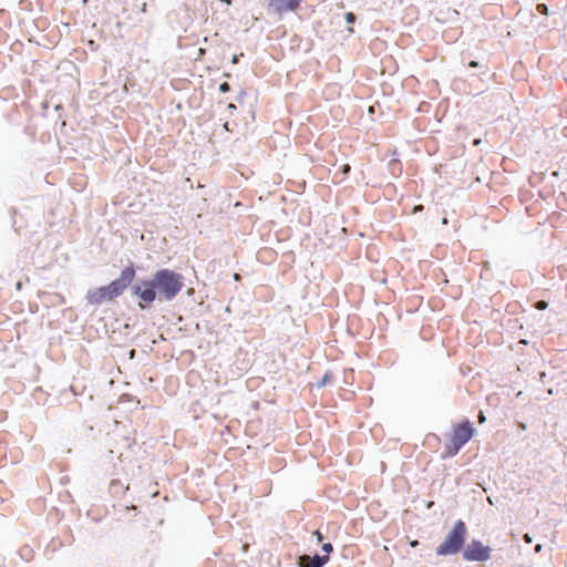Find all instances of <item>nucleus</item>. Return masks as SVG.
Here are the masks:
<instances>
[{
	"instance_id": "nucleus-1",
	"label": "nucleus",
	"mask_w": 567,
	"mask_h": 567,
	"mask_svg": "<svg viewBox=\"0 0 567 567\" xmlns=\"http://www.w3.org/2000/svg\"><path fill=\"white\" fill-rule=\"evenodd\" d=\"M184 276L168 268L156 270L148 278L134 279L132 299L137 301L140 310H148L155 301H173L183 290Z\"/></svg>"
},
{
	"instance_id": "nucleus-2",
	"label": "nucleus",
	"mask_w": 567,
	"mask_h": 567,
	"mask_svg": "<svg viewBox=\"0 0 567 567\" xmlns=\"http://www.w3.org/2000/svg\"><path fill=\"white\" fill-rule=\"evenodd\" d=\"M136 277V269L133 262L125 266L120 277L111 281L109 285L89 289L85 295L86 303L90 306H100L104 302H111L121 297L125 290L130 289L132 297V286Z\"/></svg>"
},
{
	"instance_id": "nucleus-3",
	"label": "nucleus",
	"mask_w": 567,
	"mask_h": 567,
	"mask_svg": "<svg viewBox=\"0 0 567 567\" xmlns=\"http://www.w3.org/2000/svg\"><path fill=\"white\" fill-rule=\"evenodd\" d=\"M467 535L466 524L457 519L452 529L447 533L445 539L436 547L437 556H450L463 551Z\"/></svg>"
},
{
	"instance_id": "nucleus-4",
	"label": "nucleus",
	"mask_w": 567,
	"mask_h": 567,
	"mask_svg": "<svg viewBox=\"0 0 567 567\" xmlns=\"http://www.w3.org/2000/svg\"><path fill=\"white\" fill-rule=\"evenodd\" d=\"M492 548L484 545L481 540L473 538L465 545L462 557L466 561L485 563L491 558Z\"/></svg>"
},
{
	"instance_id": "nucleus-5",
	"label": "nucleus",
	"mask_w": 567,
	"mask_h": 567,
	"mask_svg": "<svg viewBox=\"0 0 567 567\" xmlns=\"http://www.w3.org/2000/svg\"><path fill=\"white\" fill-rule=\"evenodd\" d=\"M301 3L302 0H266L268 13L279 17L288 12H297Z\"/></svg>"
},
{
	"instance_id": "nucleus-6",
	"label": "nucleus",
	"mask_w": 567,
	"mask_h": 567,
	"mask_svg": "<svg viewBox=\"0 0 567 567\" xmlns=\"http://www.w3.org/2000/svg\"><path fill=\"white\" fill-rule=\"evenodd\" d=\"M476 430L468 420H464L456 424L453 429L452 440L456 445H465L475 434Z\"/></svg>"
},
{
	"instance_id": "nucleus-7",
	"label": "nucleus",
	"mask_w": 567,
	"mask_h": 567,
	"mask_svg": "<svg viewBox=\"0 0 567 567\" xmlns=\"http://www.w3.org/2000/svg\"><path fill=\"white\" fill-rule=\"evenodd\" d=\"M329 561L327 555L315 554L313 556L301 555L298 558L300 567H323Z\"/></svg>"
},
{
	"instance_id": "nucleus-8",
	"label": "nucleus",
	"mask_w": 567,
	"mask_h": 567,
	"mask_svg": "<svg viewBox=\"0 0 567 567\" xmlns=\"http://www.w3.org/2000/svg\"><path fill=\"white\" fill-rule=\"evenodd\" d=\"M462 447L463 445H456V442L451 439V443L445 445L444 456L452 457L456 455Z\"/></svg>"
},
{
	"instance_id": "nucleus-9",
	"label": "nucleus",
	"mask_w": 567,
	"mask_h": 567,
	"mask_svg": "<svg viewBox=\"0 0 567 567\" xmlns=\"http://www.w3.org/2000/svg\"><path fill=\"white\" fill-rule=\"evenodd\" d=\"M536 11L539 14L547 16L548 14V7L546 3H537L536 4Z\"/></svg>"
},
{
	"instance_id": "nucleus-10",
	"label": "nucleus",
	"mask_w": 567,
	"mask_h": 567,
	"mask_svg": "<svg viewBox=\"0 0 567 567\" xmlns=\"http://www.w3.org/2000/svg\"><path fill=\"white\" fill-rule=\"evenodd\" d=\"M331 379L330 372H326L322 379L317 383V388H322L328 384L329 380Z\"/></svg>"
},
{
	"instance_id": "nucleus-11",
	"label": "nucleus",
	"mask_w": 567,
	"mask_h": 567,
	"mask_svg": "<svg viewBox=\"0 0 567 567\" xmlns=\"http://www.w3.org/2000/svg\"><path fill=\"white\" fill-rule=\"evenodd\" d=\"M344 20L348 24H353L357 21V16L353 12H347Z\"/></svg>"
},
{
	"instance_id": "nucleus-12",
	"label": "nucleus",
	"mask_w": 567,
	"mask_h": 567,
	"mask_svg": "<svg viewBox=\"0 0 567 567\" xmlns=\"http://www.w3.org/2000/svg\"><path fill=\"white\" fill-rule=\"evenodd\" d=\"M321 549L329 557V554L333 551V545L331 543H323Z\"/></svg>"
},
{
	"instance_id": "nucleus-13",
	"label": "nucleus",
	"mask_w": 567,
	"mask_h": 567,
	"mask_svg": "<svg viewBox=\"0 0 567 567\" xmlns=\"http://www.w3.org/2000/svg\"><path fill=\"white\" fill-rule=\"evenodd\" d=\"M547 307H548V302L545 300H538L535 302V308L537 310H545V309H547Z\"/></svg>"
},
{
	"instance_id": "nucleus-14",
	"label": "nucleus",
	"mask_w": 567,
	"mask_h": 567,
	"mask_svg": "<svg viewBox=\"0 0 567 567\" xmlns=\"http://www.w3.org/2000/svg\"><path fill=\"white\" fill-rule=\"evenodd\" d=\"M230 90H231V86L228 82H223L219 84V91L221 93H228V92H230Z\"/></svg>"
},
{
	"instance_id": "nucleus-15",
	"label": "nucleus",
	"mask_w": 567,
	"mask_h": 567,
	"mask_svg": "<svg viewBox=\"0 0 567 567\" xmlns=\"http://www.w3.org/2000/svg\"><path fill=\"white\" fill-rule=\"evenodd\" d=\"M313 534H315V536H316V538H317L318 543H322V540H323V538H324V536L322 535V533H321L320 530H316Z\"/></svg>"
},
{
	"instance_id": "nucleus-16",
	"label": "nucleus",
	"mask_w": 567,
	"mask_h": 567,
	"mask_svg": "<svg viewBox=\"0 0 567 567\" xmlns=\"http://www.w3.org/2000/svg\"><path fill=\"white\" fill-rule=\"evenodd\" d=\"M350 171H351V166H350L349 164H344V165H342V167H341V172H342L343 174H349V172H350Z\"/></svg>"
},
{
	"instance_id": "nucleus-17",
	"label": "nucleus",
	"mask_w": 567,
	"mask_h": 567,
	"mask_svg": "<svg viewBox=\"0 0 567 567\" xmlns=\"http://www.w3.org/2000/svg\"><path fill=\"white\" fill-rule=\"evenodd\" d=\"M468 66H470V68H484V66H483V65H481V63H480V62H477V61H470Z\"/></svg>"
},
{
	"instance_id": "nucleus-18",
	"label": "nucleus",
	"mask_w": 567,
	"mask_h": 567,
	"mask_svg": "<svg viewBox=\"0 0 567 567\" xmlns=\"http://www.w3.org/2000/svg\"><path fill=\"white\" fill-rule=\"evenodd\" d=\"M223 130L226 131V132H230V127H229V123L228 122H225L223 124Z\"/></svg>"
},
{
	"instance_id": "nucleus-19",
	"label": "nucleus",
	"mask_w": 567,
	"mask_h": 567,
	"mask_svg": "<svg viewBox=\"0 0 567 567\" xmlns=\"http://www.w3.org/2000/svg\"><path fill=\"white\" fill-rule=\"evenodd\" d=\"M227 109L230 111V113H233V111L236 110V105L234 103H229Z\"/></svg>"
},
{
	"instance_id": "nucleus-20",
	"label": "nucleus",
	"mask_w": 567,
	"mask_h": 567,
	"mask_svg": "<svg viewBox=\"0 0 567 567\" xmlns=\"http://www.w3.org/2000/svg\"><path fill=\"white\" fill-rule=\"evenodd\" d=\"M524 540H525L526 543H532V537H530L528 534H525V535H524Z\"/></svg>"
},
{
	"instance_id": "nucleus-21",
	"label": "nucleus",
	"mask_w": 567,
	"mask_h": 567,
	"mask_svg": "<svg viewBox=\"0 0 567 567\" xmlns=\"http://www.w3.org/2000/svg\"><path fill=\"white\" fill-rule=\"evenodd\" d=\"M518 427H519V429H522V430H526V425H525V423H523V422H520V423L518 424Z\"/></svg>"
},
{
	"instance_id": "nucleus-22",
	"label": "nucleus",
	"mask_w": 567,
	"mask_h": 567,
	"mask_svg": "<svg viewBox=\"0 0 567 567\" xmlns=\"http://www.w3.org/2000/svg\"><path fill=\"white\" fill-rule=\"evenodd\" d=\"M220 2H223V3L227 4V6L231 4V0H220Z\"/></svg>"
},
{
	"instance_id": "nucleus-23",
	"label": "nucleus",
	"mask_w": 567,
	"mask_h": 567,
	"mask_svg": "<svg viewBox=\"0 0 567 567\" xmlns=\"http://www.w3.org/2000/svg\"><path fill=\"white\" fill-rule=\"evenodd\" d=\"M480 143H481V138H476V140L474 141V145H478Z\"/></svg>"
},
{
	"instance_id": "nucleus-24",
	"label": "nucleus",
	"mask_w": 567,
	"mask_h": 567,
	"mask_svg": "<svg viewBox=\"0 0 567 567\" xmlns=\"http://www.w3.org/2000/svg\"><path fill=\"white\" fill-rule=\"evenodd\" d=\"M369 112H370V113H373V112H374V106H370V107H369Z\"/></svg>"
}]
</instances>
